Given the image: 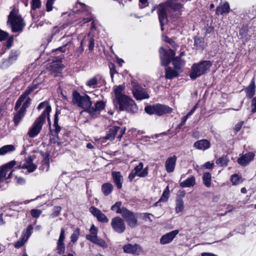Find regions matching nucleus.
Returning a JSON list of instances; mask_svg holds the SVG:
<instances>
[{
    "label": "nucleus",
    "mask_w": 256,
    "mask_h": 256,
    "mask_svg": "<svg viewBox=\"0 0 256 256\" xmlns=\"http://www.w3.org/2000/svg\"><path fill=\"white\" fill-rule=\"evenodd\" d=\"M114 104L116 108L120 110H126L130 113H136L138 108L134 101L126 96L114 99Z\"/></svg>",
    "instance_id": "f257e3e1"
},
{
    "label": "nucleus",
    "mask_w": 256,
    "mask_h": 256,
    "mask_svg": "<svg viewBox=\"0 0 256 256\" xmlns=\"http://www.w3.org/2000/svg\"><path fill=\"white\" fill-rule=\"evenodd\" d=\"M8 24L10 25L12 32H16L22 30L24 23L18 10L13 9L8 17Z\"/></svg>",
    "instance_id": "f03ea898"
},
{
    "label": "nucleus",
    "mask_w": 256,
    "mask_h": 256,
    "mask_svg": "<svg viewBox=\"0 0 256 256\" xmlns=\"http://www.w3.org/2000/svg\"><path fill=\"white\" fill-rule=\"evenodd\" d=\"M212 66V62L209 60H204L199 63L194 64L192 66V70L190 76L192 80L205 74Z\"/></svg>",
    "instance_id": "7ed1b4c3"
},
{
    "label": "nucleus",
    "mask_w": 256,
    "mask_h": 256,
    "mask_svg": "<svg viewBox=\"0 0 256 256\" xmlns=\"http://www.w3.org/2000/svg\"><path fill=\"white\" fill-rule=\"evenodd\" d=\"M144 110L147 114L158 116L170 114L172 112V109L170 107L160 104L147 106L145 107Z\"/></svg>",
    "instance_id": "20e7f679"
},
{
    "label": "nucleus",
    "mask_w": 256,
    "mask_h": 256,
    "mask_svg": "<svg viewBox=\"0 0 256 256\" xmlns=\"http://www.w3.org/2000/svg\"><path fill=\"white\" fill-rule=\"evenodd\" d=\"M72 96L73 103L80 108L87 109L88 112L92 104L90 96L86 94L84 96H81L76 91L74 92Z\"/></svg>",
    "instance_id": "39448f33"
},
{
    "label": "nucleus",
    "mask_w": 256,
    "mask_h": 256,
    "mask_svg": "<svg viewBox=\"0 0 256 256\" xmlns=\"http://www.w3.org/2000/svg\"><path fill=\"white\" fill-rule=\"evenodd\" d=\"M38 87V84H32L30 86H29L25 92L18 99L14 106V110H17L18 108L21 106L22 103H24L30 106L32 100L28 96L34 90L36 89Z\"/></svg>",
    "instance_id": "423d86ee"
},
{
    "label": "nucleus",
    "mask_w": 256,
    "mask_h": 256,
    "mask_svg": "<svg viewBox=\"0 0 256 256\" xmlns=\"http://www.w3.org/2000/svg\"><path fill=\"white\" fill-rule=\"evenodd\" d=\"M90 234L86 235V238L92 243L102 248H106L108 245L106 241L98 236V228L92 224L90 228Z\"/></svg>",
    "instance_id": "0eeeda50"
},
{
    "label": "nucleus",
    "mask_w": 256,
    "mask_h": 256,
    "mask_svg": "<svg viewBox=\"0 0 256 256\" xmlns=\"http://www.w3.org/2000/svg\"><path fill=\"white\" fill-rule=\"evenodd\" d=\"M16 164L15 160H12L0 166V186L1 184L11 178L12 171L11 169Z\"/></svg>",
    "instance_id": "6e6552de"
},
{
    "label": "nucleus",
    "mask_w": 256,
    "mask_h": 256,
    "mask_svg": "<svg viewBox=\"0 0 256 256\" xmlns=\"http://www.w3.org/2000/svg\"><path fill=\"white\" fill-rule=\"evenodd\" d=\"M46 120L38 117L36 118L28 132V136L32 138L37 136L40 132Z\"/></svg>",
    "instance_id": "1a4fd4ad"
},
{
    "label": "nucleus",
    "mask_w": 256,
    "mask_h": 256,
    "mask_svg": "<svg viewBox=\"0 0 256 256\" xmlns=\"http://www.w3.org/2000/svg\"><path fill=\"white\" fill-rule=\"evenodd\" d=\"M159 52L161 64L164 66L169 64L172 58L176 54V52L174 50L170 48L168 52L162 47L160 48Z\"/></svg>",
    "instance_id": "9d476101"
},
{
    "label": "nucleus",
    "mask_w": 256,
    "mask_h": 256,
    "mask_svg": "<svg viewBox=\"0 0 256 256\" xmlns=\"http://www.w3.org/2000/svg\"><path fill=\"white\" fill-rule=\"evenodd\" d=\"M132 94L136 100H142L149 98L148 92L138 84H134L132 86Z\"/></svg>",
    "instance_id": "9b49d317"
},
{
    "label": "nucleus",
    "mask_w": 256,
    "mask_h": 256,
    "mask_svg": "<svg viewBox=\"0 0 256 256\" xmlns=\"http://www.w3.org/2000/svg\"><path fill=\"white\" fill-rule=\"evenodd\" d=\"M122 249L124 252L135 256H139L143 252L142 247L137 244H128L123 246Z\"/></svg>",
    "instance_id": "f8f14e48"
},
{
    "label": "nucleus",
    "mask_w": 256,
    "mask_h": 256,
    "mask_svg": "<svg viewBox=\"0 0 256 256\" xmlns=\"http://www.w3.org/2000/svg\"><path fill=\"white\" fill-rule=\"evenodd\" d=\"M125 131V128H123L118 126H114L109 130L105 136V138L108 140H112L114 139L116 134H118L117 138L120 139Z\"/></svg>",
    "instance_id": "ddd939ff"
},
{
    "label": "nucleus",
    "mask_w": 256,
    "mask_h": 256,
    "mask_svg": "<svg viewBox=\"0 0 256 256\" xmlns=\"http://www.w3.org/2000/svg\"><path fill=\"white\" fill-rule=\"evenodd\" d=\"M35 158V156H28L25 159V162L20 164L16 167L18 169H26L28 173H31L34 172L37 168V166L34 164L33 160Z\"/></svg>",
    "instance_id": "4468645a"
},
{
    "label": "nucleus",
    "mask_w": 256,
    "mask_h": 256,
    "mask_svg": "<svg viewBox=\"0 0 256 256\" xmlns=\"http://www.w3.org/2000/svg\"><path fill=\"white\" fill-rule=\"evenodd\" d=\"M111 226L116 232L119 234L122 233L126 229L124 220L119 216H116L112 220Z\"/></svg>",
    "instance_id": "2eb2a0df"
},
{
    "label": "nucleus",
    "mask_w": 256,
    "mask_h": 256,
    "mask_svg": "<svg viewBox=\"0 0 256 256\" xmlns=\"http://www.w3.org/2000/svg\"><path fill=\"white\" fill-rule=\"evenodd\" d=\"M169 10L168 6L160 5L158 8V14L161 29L163 30V26L168 22L167 12Z\"/></svg>",
    "instance_id": "dca6fc26"
},
{
    "label": "nucleus",
    "mask_w": 256,
    "mask_h": 256,
    "mask_svg": "<svg viewBox=\"0 0 256 256\" xmlns=\"http://www.w3.org/2000/svg\"><path fill=\"white\" fill-rule=\"evenodd\" d=\"M122 218L126 220L128 226L134 228L138 225V220L136 214L128 210L124 213Z\"/></svg>",
    "instance_id": "f3484780"
},
{
    "label": "nucleus",
    "mask_w": 256,
    "mask_h": 256,
    "mask_svg": "<svg viewBox=\"0 0 256 256\" xmlns=\"http://www.w3.org/2000/svg\"><path fill=\"white\" fill-rule=\"evenodd\" d=\"M21 108L18 110H15L16 112L14 113V122L16 126H18L20 122V120L24 116L26 108L30 106L24 103H22Z\"/></svg>",
    "instance_id": "a211bd4d"
},
{
    "label": "nucleus",
    "mask_w": 256,
    "mask_h": 256,
    "mask_svg": "<svg viewBox=\"0 0 256 256\" xmlns=\"http://www.w3.org/2000/svg\"><path fill=\"white\" fill-rule=\"evenodd\" d=\"M19 55L20 52L18 50H11L8 58L4 60L1 66L3 68H6L10 66L17 60Z\"/></svg>",
    "instance_id": "6ab92c4d"
},
{
    "label": "nucleus",
    "mask_w": 256,
    "mask_h": 256,
    "mask_svg": "<svg viewBox=\"0 0 256 256\" xmlns=\"http://www.w3.org/2000/svg\"><path fill=\"white\" fill-rule=\"evenodd\" d=\"M65 231L64 228L60 230V234L56 242V250L58 254H62L65 251V244L64 240L65 238Z\"/></svg>",
    "instance_id": "aec40b11"
},
{
    "label": "nucleus",
    "mask_w": 256,
    "mask_h": 256,
    "mask_svg": "<svg viewBox=\"0 0 256 256\" xmlns=\"http://www.w3.org/2000/svg\"><path fill=\"white\" fill-rule=\"evenodd\" d=\"M179 233L178 230H174L163 235L160 238V243L162 244H166L172 241L176 236Z\"/></svg>",
    "instance_id": "412c9836"
},
{
    "label": "nucleus",
    "mask_w": 256,
    "mask_h": 256,
    "mask_svg": "<svg viewBox=\"0 0 256 256\" xmlns=\"http://www.w3.org/2000/svg\"><path fill=\"white\" fill-rule=\"evenodd\" d=\"M91 213L96 218L97 220L102 222L107 223L108 219L100 210L94 206H91L90 208Z\"/></svg>",
    "instance_id": "4be33fe9"
},
{
    "label": "nucleus",
    "mask_w": 256,
    "mask_h": 256,
    "mask_svg": "<svg viewBox=\"0 0 256 256\" xmlns=\"http://www.w3.org/2000/svg\"><path fill=\"white\" fill-rule=\"evenodd\" d=\"M254 156L253 152H248L239 158L237 161L240 165L246 166L254 160Z\"/></svg>",
    "instance_id": "5701e85b"
},
{
    "label": "nucleus",
    "mask_w": 256,
    "mask_h": 256,
    "mask_svg": "<svg viewBox=\"0 0 256 256\" xmlns=\"http://www.w3.org/2000/svg\"><path fill=\"white\" fill-rule=\"evenodd\" d=\"M177 158L175 155L168 157L165 162V168L166 171L168 172H172L174 171Z\"/></svg>",
    "instance_id": "b1692460"
},
{
    "label": "nucleus",
    "mask_w": 256,
    "mask_h": 256,
    "mask_svg": "<svg viewBox=\"0 0 256 256\" xmlns=\"http://www.w3.org/2000/svg\"><path fill=\"white\" fill-rule=\"evenodd\" d=\"M42 108H44V110L38 117L46 120V115L50 114L52 110L51 106L48 102L44 101L39 104L38 106V110H40Z\"/></svg>",
    "instance_id": "393cba45"
},
{
    "label": "nucleus",
    "mask_w": 256,
    "mask_h": 256,
    "mask_svg": "<svg viewBox=\"0 0 256 256\" xmlns=\"http://www.w3.org/2000/svg\"><path fill=\"white\" fill-rule=\"evenodd\" d=\"M112 175L114 182L117 188L120 189L122 188L123 182V176L120 172H112Z\"/></svg>",
    "instance_id": "a878e982"
},
{
    "label": "nucleus",
    "mask_w": 256,
    "mask_h": 256,
    "mask_svg": "<svg viewBox=\"0 0 256 256\" xmlns=\"http://www.w3.org/2000/svg\"><path fill=\"white\" fill-rule=\"evenodd\" d=\"M144 166V164L142 162H140L138 165L134 168V170H132L134 173H136L137 176L140 178H144L148 176V168L146 167L142 172H140V170H142Z\"/></svg>",
    "instance_id": "bb28decb"
},
{
    "label": "nucleus",
    "mask_w": 256,
    "mask_h": 256,
    "mask_svg": "<svg viewBox=\"0 0 256 256\" xmlns=\"http://www.w3.org/2000/svg\"><path fill=\"white\" fill-rule=\"evenodd\" d=\"M210 146V142L206 139L201 140L196 142L194 146L197 149L205 150L208 149Z\"/></svg>",
    "instance_id": "cd10ccee"
},
{
    "label": "nucleus",
    "mask_w": 256,
    "mask_h": 256,
    "mask_svg": "<svg viewBox=\"0 0 256 256\" xmlns=\"http://www.w3.org/2000/svg\"><path fill=\"white\" fill-rule=\"evenodd\" d=\"M104 107L105 104L104 102L98 101L95 104L94 107H92L91 106L90 108L88 110V112L90 114L96 115L95 113L102 110L104 109Z\"/></svg>",
    "instance_id": "c85d7f7f"
},
{
    "label": "nucleus",
    "mask_w": 256,
    "mask_h": 256,
    "mask_svg": "<svg viewBox=\"0 0 256 256\" xmlns=\"http://www.w3.org/2000/svg\"><path fill=\"white\" fill-rule=\"evenodd\" d=\"M230 6L228 2L220 4L216 8V14L224 15L228 14L230 12Z\"/></svg>",
    "instance_id": "c756f323"
},
{
    "label": "nucleus",
    "mask_w": 256,
    "mask_h": 256,
    "mask_svg": "<svg viewBox=\"0 0 256 256\" xmlns=\"http://www.w3.org/2000/svg\"><path fill=\"white\" fill-rule=\"evenodd\" d=\"M255 82L253 78L248 86L246 89V96L248 98H251L255 94Z\"/></svg>",
    "instance_id": "7c9ffc66"
},
{
    "label": "nucleus",
    "mask_w": 256,
    "mask_h": 256,
    "mask_svg": "<svg viewBox=\"0 0 256 256\" xmlns=\"http://www.w3.org/2000/svg\"><path fill=\"white\" fill-rule=\"evenodd\" d=\"M114 93L115 98L117 99L126 96L124 94L125 86L124 85L115 86H114Z\"/></svg>",
    "instance_id": "2f4dec72"
},
{
    "label": "nucleus",
    "mask_w": 256,
    "mask_h": 256,
    "mask_svg": "<svg viewBox=\"0 0 256 256\" xmlns=\"http://www.w3.org/2000/svg\"><path fill=\"white\" fill-rule=\"evenodd\" d=\"M195 184L196 178L194 176H191L180 182V185L182 188H190L194 186Z\"/></svg>",
    "instance_id": "473e14b6"
},
{
    "label": "nucleus",
    "mask_w": 256,
    "mask_h": 256,
    "mask_svg": "<svg viewBox=\"0 0 256 256\" xmlns=\"http://www.w3.org/2000/svg\"><path fill=\"white\" fill-rule=\"evenodd\" d=\"M172 64L176 70H180L184 64V61L182 60L179 56L172 58Z\"/></svg>",
    "instance_id": "72a5a7b5"
},
{
    "label": "nucleus",
    "mask_w": 256,
    "mask_h": 256,
    "mask_svg": "<svg viewBox=\"0 0 256 256\" xmlns=\"http://www.w3.org/2000/svg\"><path fill=\"white\" fill-rule=\"evenodd\" d=\"M165 76L167 79H172L177 77L179 74L176 70L172 69L170 67H167L166 70Z\"/></svg>",
    "instance_id": "f704fd0d"
},
{
    "label": "nucleus",
    "mask_w": 256,
    "mask_h": 256,
    "mask_svg": "<svg viewBox=\"0 0 256 256\" xmlns=\"http://www.w3.org/2000/svg\"><path fill=\"white\" fill-rule=\"evenodd\" d=\"M121 205L122 202H116L111 207V210L112 211H116L117 214H121L122 216L124 213L125 212V211H126L128 209L124 207L121 208Z\"/></svg>",
    "instance_id": "c9c22d12"
},
{
    "label": "nucleus",
    "mask_w": 256,
    "mask_h": 256,
    "mask_svg": "<svg viewBox=\"0 0 256 256\" xmlns=\"http://www.w3.org/2000/svg\"><path fill=\"white\" fill-rule=\"evenodd\" d=\"M113 189L114 186L109 182L104 183L102 186V192L104 196H108L111 194Z\"/></svg>",
    "instance_id": "e433bc0d"
},
{
    "label": "nucleus",
    "mask_w": 256,
    "mask_h": 256,
    "mask_svg": "<svg viewBox=\"0 0 256 256\" xmlns=\"http://www.w3.org/2000/svg\"><path fill=\"white\" fill-rule=\"evenodd\" d=\"M168 8L169 10L170 8L174 12L178 11V14H180L179 11L182 8V5L180 3L177 2L176 0H172L170 2V6Z\"/></svg>",
    "instance_id": "4c0bfd02"
},
{
    "label": "nucleus",
    "mask_w": 256,
    "mask_h": 256,
    "mask_svg": "<svg viewBox=\"0 0 256 256\" xmlns=\"http://www.w3.org/2000/svg\"><path fill=\"white\" fill-rule=\"evenodd\" d=\"M88 8H89L84 4L80 2H77L75 6L73 8V11L74 12H78L84 10L88 11Z\"/></svg>",
    "instance_id": "58836bf2"
},
{
    "label": "nucleus",
    "mask_w": 256,
    "mask_h": 256,
    "mask_svg": "<svg viewBox=\"0 0 256 256\" xmlns=\"http://www.w3.org/2000/svg\"><path fill=\"white\" fill-rule=\"evenodd\" d=\"M58 113L56 112L54 114L53 124V126L54 128V129L53 130V131L56 134H58L60 132L62 128L58 124Z\"/></svg>",
    "instance_id": "ea45409f"
},
{
    "label": "nucleus",
    "mask_w": 256,
    "mask_h": 256,
    "mask_svg": "<svg viewBox=\"0 0 256 256\" xmlns=\"http://www.w3.org/2000/svg\"><path fill=\"white\" fill-rule=\"evenodd\" d=\"M15 148L13 145H6L0 148V156L4 155L6 154L13 152Z\"/></svg>",
    "instance_id": "a19ab883"
},
{
    "label": "nucleus",
    "mask_w": 256,
    "mask_h": 256,
    "mask_svg": "<svg viewBox=\"0 0 256 256\" xmlns=\"http://www.w3.org/2000/svg\"><path fill=\"white\" fill-rule=\"evenodd\" d=\"M169 193H170V190H169V186H168L164 191L163 192V193L162 194V196H161L160 199L159 200L158 202L154 204V206H157V204L158 202H166L168 200L169 198Z\"/></svg>",
    "instance_id": "79ce46f5"
},
{
    "label": "nucleus",
    "mask_w": 256,
    "mask_h": 256,
    "mask_svg": "<svg viewBox=\"0 0 256 256\" xmlns=\"http://www.w3.org/2000/svg\"><path fill=\"white\" fill-rule=\"evenodd\" d=\"M65 38H68L69 40H67V42L64 44L62 46L59 47L56 50V51L58 50L62 52H66V47L70 46V44H72V38L70 36H64L62 37V40H64Z\"/></svg>",
    "instance_id": "37998d69"
},
{
    "label": "nucleus",
    "mask_w": 256,
    "mask_h": 256,
    "mask_svg": "<svg viewBox=\"0 0 256 256\" xmlns=\"http://www.w3.org/2000/svg\"><path fill=\"white\" fill-rule=\"evenodd\" d=\"M202 180L204 184L206 187H210L211 186L212 176L210 172H205L202 177Z\"/></svg>",
    "instance_id": "c03bdc74"
},
{
    "label": "nucleus",
    "mask_w": 256,
    "mask_h": 256,
    "mask_svg": "<svg viewBox=\"0 0 256 256\" xmlns=\"http://www.w3.org/2000/svg\"><path fill=\"white\" fill-rule=\"evenodd\" d=\"M184 208V202L181 198H178L176 200V212L179 213L182 212Z\"/></svg>",
    "instance_id": "a18cd8bd"
},
{
    "label": "nucleus",
    "mask_w": 256,
    "mask_h": 256,
    "mask_svg": "<svg viewBox=\"0 0 256 256\" xmlns=\"http://www.w3.org/2000/svg\"><path fill=\"white\" fill-rule=\"evenodd\" d=\"M229 162L226 156H222L216 160V164L220 166H226Z\"/></svg>",
    "instance_id": "49530a36"
},
{
    "label": "nucleus",
    "mask_w": 256,
    "mask_h": 256,
    "mask_svg": "<svg viewBox=\"0 0 256 256\" xmlns=\"http://www.w3.org/2000/svg\"><path fill=\"white\" fill-rule=\"evenodd\" d=\"M33 230V226L31 224H29L26 230L24 231L22 236L25 238L26 240H28L30 236H31Z\"/></svg>",
    "instance_id": "de8ad7c7"
},
{
    "label": "nucleus",
    "mask_w": 256,
    "mask_h": 256,
    "mask_svg": "<svg viewBox=\"0 0 256 256\" xmlns=\"http://www.w3.org/2000/svg\"><path fill=\"white\" fill-rule=\"evenodd\" d=\"M230 180L234 185H237L242 182V177L237 174H233L231 176Z\"/></svg>",
    "instance_id": "09e8293b"
},
{
    "label": "nucleus",
    "mask_w": 256,
    "mask_h": 256,
    "mask_svg": "<svg viewBox=\"0 0 256 256\" xmlns=\"http://www.w3.org/2000/svg\"><path fill=\"white\" fill-rule=\"evenodd\" d=\"M80 234V229L78 228H76V230L74 231L73 234L70 236L71 241L73 243H75L77 241Z\"/></svg>",
    "instance_id": "8fccbe9b"
},
{
    "label": "nucleus",
    "mask_w": 256,
    "mask_h": 256,
    "mask_svg": "<svg viewBox=\"0 0 256 256\" xmlns=\"http://www.w3.org/2000/svg\"><path fill=\"white\" fill-rule=\"evenodd\" d=\"M25 238L21 236L20 238L15 243L14 246L16 248H20L22 246L27 242Z\"/></svg>",
    "instance_id": "3c124183"
},
{
    "label": "nucleus",
    "mask_w": 256,
    "mask_h": 256,
    "mask_svg": "<svg viewBox=\"0 0 256 256\" xmlns=\"http://www.w3.org/2000/svg\"><path fill=\"white\" fill-rule=\"evenodd\" d=\"M62 210V208L60 206H56L54 208L53 212L50 214L52 218H55L58 216Z\"/></svg>",
    "instance_id": "603ef678"
},
{
    "label": "nucleus",
    "mask_w": 256,
    "mask_h": 256,
    "mask_svg": "<svg viewBox=\"0 0 256 256\" xmlns=\"http://www.w3.org/2000/svg\"><path fill=\"white\" fill-rule=\"evenodd\" d=\"M42 213L40 210L34 208L30 210V214L34 218H38Z\"/></svg>",
    "instance_id": "864d4df0"
},
{
    "label": "nucleus",
    "mask_w": 256,
    "mask_h": 256,
    "mask_svg": "<svg viewBox=\"0 0 256 256\" xmlns=\"http://www.w3.org/2000/svg\"><path fill=\"white\" fill-rule=\"evenodd\" d=\"M97 83L98 80L96 76L90 79L86 82L88 86L92 88H94V86L97 84Z\"/></svg>",
    "instance_id": "5fc2aeb1"
},
{
    "label": "nucleus",
    "mask_w": 256,
    "mask_h": 256,
    "mask_svg": "<svg viewBox=\"0 0 256 256\" xmlns=\"http://www.w3.org/2000/svg\"><path fill=\"white\" fill-rule=\"evenodd\" d=\"M52 70L59 72L62 68L61 64H54L51 66Z\"/></svg>",
    "instance_id": "6e6d98bb"
},
{
    "label": "nucleus",
    "mask_w": 256,
    "mask_h": 256,
    "mask_svg": "<svg viewBox=\"0 0 256 256\" xmlns=\"http://www.w3.org/2000/svg\"><path fill=\"white\" fill-rule=\"evenodd\" d=\"M202 43L203 40L202 38L197 37L194 38V45L196 46L197 48H201L202 46Z\"/></svg>",
    "instance_id": "4d7b16f0"
},
{
    "label": "nucleus",
    "mask_w": 256,
    "mask_h": 256,
    "mask_svg": "<svg viewBox=\"0 0 256 256\" xmlns=\"http://www.w3.org/2000/svg\"><path fill=\"white\" fill-rule=\"evenodd\" d=\"M8 37V34L0 29V42L6 40Z\"/></svg>",
    "instance_id": "13d9d810"
},
{
    "label": "nucleus",
    "mask_w": 256,
    "mask_h": 256,
    "mask_svg": "<svg viewBox=\"0 0 256 256\" xmlns=\"http://www.w3.org/2000/svg\"><path fill=\"white\" fill-rule=\"evenodd\" d=\"M55 0H48L46 4V8L48 12H50L52 9V5Z\"/></svg>",
    "instance_id": "bf43d9fd"
},
{
    "label": "nucleus",
    "mask_w": 256,
    "mask_h": 256,
    "mask_svg": "<svg viewBox=\"0 0 256 256\" xmlns=\"http://www.w3.org/2000/svg\"><path fill=\"white\" fill-rule=\"evenodd\" d=\"M14 42V38L12 36H10L8 38L6 42V46L8 49H10L13 44Z\"/></svg>",
    "instance_id": "052dcab7"
},
{
    "label": "nucleus",
    "mask_w": 256,
    "mask_h": 256,
    "mask_svg": "<svg viewBox=\"0 0 256 256\" xmlns=\"http://www.w3.org/2000/svg\"><path fill=\"white\" fill-rule=\"evenodd\" d=\"M41 3L40 0H32V8L36 9L40 7Z\"/></svg>",
    "instance_id": "680f3d73"
},
{
    "label": "nucleus",
    "mask_w": 256,
    "mask_h": 256,
    "mask_svg": "<svg viewBox=\"0 0 256 256\" xmlns=\"http://www.w3.org/2000/svg\"><path fill=\"white\" fill-rule=\"evenodd\" d=\"M251 112L253 114L256 112V97L252 98L251 104Z\"/></svg>",
    "instance_id": "e2e57ef3"
},
{
    "label": "nucleus",
    "mask_w": 256,
    "mask_h": 256,
    "mask_svg": "<svg viewBox=\"0 0 256 256\" xmlns=\"http://www.w3.org/2000/svg\"><path fill=\"white\" fill-rule=\"evenodd\" d=\"M82 41H81L80 42V47L78 48L76 50V52L74 55L76 56H79L80 54L82 53V52L84 51V48L82 46Z\"/></svg>",
    "instance_id": "0e129e2a"
},
{
    "label": "nucleus",
    "mask_w": 256,
    "mask_h": 256,
    "mask_svg": "<svg viewBox=\"0 0 256 256\" xmlns=\"http://www.w3.org/2000/svg\"><path fill=\"white\" fill-rule=\"evenodd\" d=\"M244 122L243 121H242V122H240L238 123H237L235 126H234V130L236 131V132H238L241 129L242 125L244 124Z\"/></svg>",
    "instance_id": "69168bd1"
},
{
    "label": "nucleus",
    "mask_w": 256,
    "mask_h": 256,
    "mask_svg": "<svg viewBox=\"0 0 256 256\" xmlns=\"http://www.w3.org/2000/svg\"><path fill=\"white\" fill-rule=\"evenodd\" d=\"M94 40L93 38H91L89 40L88 48L90 50H92L94 49Z\"/></svg>",
    "instance_id": "338daca9"
},
{
    "label": "nucleus",
    "mask_w": 256,
    "mask_h": 256,
    "mask_svg": "<svg viewBox=\"0 0 256 256\" xmlns=\"http://www.w3.org/2000/svg\"><path fill=\"white\" fill-rule=\"evenodd\" d=\"M139 6L140 8H142L147 6L148 0H139Z\"/></svg>",
    "instance_id": "774afa93"
}]
</instances>
